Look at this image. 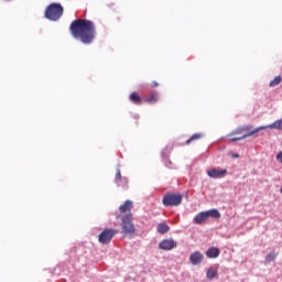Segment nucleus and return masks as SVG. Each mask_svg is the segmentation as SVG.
<instances>
[{"instance_id": "1", "label": "nucleus", "mask_w": 282, "mask_h": 282, "mask_svg": "<svg viewBox=\"0 0 282 282\" xmlns=\"http://www.w3.org/2000/svg\"><path fill=\"white\" fill-rule=\"evenodd\" d=\"M69 32L84 45H91L96 39V24L90 20L77 19L70 23Z\"/></svg>"}, {"instance_id": "2", "label": "nucleus", "mask_w": 282, "mask_h": 282, "mask_svg": "<svg viewBox=\"0 0 282 282\" xmlns=\"http://www.w3.org/2000/svg\"><path fill=\"white\" fill-rule=\"evenodd\" d=\"M210 217L212 219H220L221 214L219 213L218 209H209V210L200 212L194 217L193 224H196L197 226H202V224H206V221H208Z\"/></svg>"}, {"instance_id": "3", "label": "nucleus", "mask_w": 282, "mask_h": 282, "mask_svg": "<svg viewBox=\"0 0 282 282\" xmlns=\"http://www.w3.org/2000/svg\"><path fill=\"white\" fill-rule=\"evenodd\" d=\"M135 225H133V214L128 213L121 218V232L128 237L135 235Z\"/></svg>"}, {"instance_id": "4", "label": "nucleus", "mask_w": 282, "mask_h": 282, "mask_svg": "<svg viewBox=\"0 0 282 282\" xmlns=\"http://www.w3.org/2000/svg\"><path fill=\"white\" fill-rule=\"evenodd\" d=\"M63 6L61 3H51L45 11V18L48 19V21H58L61 17H63Z\"/></svg>"}, {"instance_id": "5", "label": "nucleus", "mask_w": 282, "mask_h": 282, "mask_svg": "<svg viewBox=\"0 0 282 282\" xmlns=\"http://www.w3.org/2000/svg\"><path fill=\"white\" fill-rule=\"evenodd\" d=\"M243 131H245L243 135L230 138V141L239 142L241 140H246V138H257L259 131H265V128L264 126H261L254 129L252 126L247 124V126H243Z\"/></svg>"}, {"instance_id": "6", "label": "nucleus", "mask_w": 282, "mask_h": 282, "mask_svg": "<svg viewBox=\"0 0 282 282\" xmlns=\"http://www.w3.org/2000/svg\"><path fill=\"white\" fill-rule=\"evenodd\" d=\"M116 235H118L117 229H105L99 234L98 241L99 243H102V246H107V243H110Z\"/></svg>"}, {"instance_id": "7", "label": "nucleus", "mask_w": 282, "mask_h": 282, "mask_svg": "<svg viewBox=\"0 0 282 282\" xmlns=\"http://www.w3.org/2000/svg\"><path fill=\"white\" fill-rule=\"evenodd\" d=\"M208 177H212L213 180H219L221 177H226L228 175V170H219V169H210L207 171Z\"/></svg>"}, {"instance_id": "8", "label": "nucleus", "mask_w": 282, "mask_h": 282, "mask_svg": "<svg viewBox=\"0 0 282 282\" xmlns=\"http://www.w3.org/2000/svg\"><path fill=\"white\" fill-rule=\"evenodd\" d=\"M165 206H177V194H165L163 197Z\"/></svg>"}, {"instance_id": "9", "label": "nucleus", "mask_w": 282, "mask_h": 282, "mask_svg": "<svg viewBox=\"0 0 282 282\" xmlns=\"http://www.w3.org/2000/svg\"><path fill=\"white\" fill-rule=\"evenodd\" d=\"M189 261L192 265H199L204 261V254L199 251H195L194 253L191 254Z\"/></svg>"}, {"instance_id": "10", "label": "nucleus", "mask_w": 282, "mask_h": 282, "mask_svg": "<svg viewBox=\"0 0 282 282\" xmlns=\"http://www.w3.org/2000/svg\"><path fill=\"white\" fill-rule=\"evenodd\" d=\"M160 250H173L175 248V240L173 239H164L159 243Z\"/></svg>"}, {"instance_id": "11", "label": "nucleus", "mask_w": 282, "mask_h": 282, "mask_svg": "<svg viewBox=\"0 0 282 282\" xmlns=\"http://www.w3.org/2000/svg\"><path fill=\"white\" fill-rule=\"evenodd\" d=\"M131 208H133V202L126 200L124 204L119 207V213L129 215V213H131Z\"/></svg>"}, {"instance_id": "12", "label": "nucleus", "mask_w": 282, "mask_h": 282, "mask_svg": "<svg viewBox=\"0 0 282 282\" xmlns=\"http://www.w3.org/2000/svg\"><path fill=\"white\" fill-rule=\"evenodd\" d=\"M219 270V265L210 267L206 272V278L209 279V281H213L215 276H217Z\"/></svg>"}, {"instance_id": "13", "label": "nucleus", "mask_w": 282, "mask_h": 282, "mask_svg": "<svg viewBox=\"0 0 282 282\" xmlns=\"http://www.w3.org/2000/svg\"><path fill=\"white\" fill-rule=\"evenodd\" d=\"M219 248L216 247H210L207 251H206V257L208 259H217V257H219Z\"/></svg>"}, {"instance_id": "14", "label": "nucleus", "mask_w": 282, "mask_h": 282, "mask_svg": "<svg viewBox=\"0 0 282 282\" xmlns=\"http://www.w3.org/2000/svg\"><path fill=\"white\" fill-rule=\"evenodd\" d=\"M144 102H149L150 105H154V102H158L160 100V97L158 96V93H151L150 95L145 96L143 98Z\"/></svg>"}, {"instance_id": "15", "label": "nucleus", "mask_w": 282, "mask_h": 282, "mask_svg": "<svg viewBox=\"0 0 282 282\" xmlns=\"http://www.w3.org/2000/svg\"><path fill=\"white\" fill-rule=\"evenodd\" d=\"M129 100L133 102V105H140L142 102V97L137 91H133L129 96Z\"/></svg>"}, {"instance_id": "16", "label": "nucleus", "mask_w": 282, "mask_h": 282, "mask_svg": "<svg viewBox=\"0 0 282 282\" xmlns=\"http://www.w3.org/2000/svg\"><path fill=\"white\" fill-rule=\"evenodd\" d=\"M265 129H278L279 131H282V119L276 120L274 123L264 126Z\"/></svg>"}, {"instance_id": "17", "label": "nucleus", "mask_w": 282, "mask_h": 282, "mask_svg": "<svg viewBox=\"0 0 282 282\" xmlns=\"http://www.w3.org/2000/svg\"><path fill=\"white\" fill-rule=\"evenodd\" d=\"M170 229L171 228L166 224H160L156 227V230H158V232H160V235H166V232H169Z\"/></svg>"}, {"instance_id": "18", "label": "nucleus", "mask_w": 282, "mask_h": 282, "mask_svg": "<svg viewBox=\"0 0 282 282\" xmlns=\"http://www.w3.org/2000/svg\"><path fill=\"white\" fill-rule=\"evenodd\" d=\"M276 259V253L270 252L265 256L264 261L265 263H272Z\"/></svg>"}, {"instance_id": "19", "label": "nucleus", "mask_w": 282, "mask_h": 282, "mask_svg": "<svg viewBox=\"0 0 282 282\" xmlns=\"http://www.w3.org/2000/svg\"><path fill=\"white\" fill-rule=\"evenodd\" d=\"M200 138H203L202 133H195L186 141V144H191L195 140H200Z\"/></svg>"}, {"instance_id": "20", "label": "nucleus", "mask_w": 282, "mask_h": 282, "mask_svg": "<svg viewBox=\"0 0 282 282\" xmlns=\"http://www.w3.org/2000/svg\"><path fill=\"white\" fill-rule=\"evenodd\" d=\"M281 80H282L281 76H276L274 77L273 80L270 82L269 85L270 87H276V85H281Z\"/></svg>"}, {"instance_id": "21", "label": "nucleus", "mask_w": 282, "mask_h": 282, "mask_svg": "<svg viewBox=\"0 0 282 282\" xmlns=\"http://www.w3.org/2000/svg\"><path fill=\"white\" fill-rule=\"evenodd\" d=\"M245 133V130H243V126L242 127H239V128H237L236 130H234L232 132H231V135H241V134H243Z\"/></svg>"}, {"instance_id": "22", "label": "nucleus", "mask_w": 282, "mask_h": 282, "mask_svg": "<svg viewBox=\"0 0 282 282\" xmlns=\"http://www.w3.org/2000/svg\"><path fill=\"white\" fill-rule=\"evenodd\" d=\"M115 180H116L117 184H120V182L122 181V173L120 172L119 169L116 171Z\"/></svg>"}, {"instance_id": "23", "label": "nucleus", "mask_w": 282, "mask_h": 282, "mask_svg": "<svg viewBox=\"0 0 282 282\" xmlns=\"http://www.w3.org/2000/svg\"><path fill=\"white\" fill-rule=\"evenodd\" d=\"M150 87H152V88H154V87H160V84L154 80V82H152V83L150 84Z\"/></svg>"}, {"instance_id": "24", "label": "nucleus", "mask_w": 282, "mask_h": 282, "mask_svg": "<svg viewBox=\"0 0 282 282\" xmlns=\"http://www.w3.org/2000/svg\"><path fill=\"white\" fill-rule=\"evenodd\" d=\"M177 204L181 205L182 204V195H177Z\"/></svg>"}, {"instance_id": "25", "label": "nucleus", "mask_w": 282, "mask_h": 282, "mask_svg": "<svg viewBox=\"0 0 282 282\" xmlns=\"http://www.w3.org/2000/svg\"><path fill=\"white\" fill-rule=\"evenodd\" d=\"M280 193H282V186H281V188H280Z\"/></svg>"}]
</instances>
